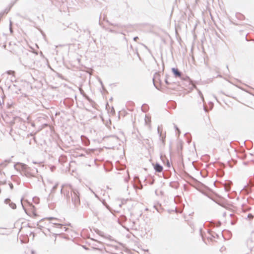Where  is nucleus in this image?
Wrapping results in <instances>:
<instances>
[{"mask_svg": "<svg viewBox=\"0 0 254 254\" xmlns=\"http://www.w3.org/2000/svg\"><path fill=\"white\" fill-rule=\"evenodd\" d=\"M137 39H138V37H135L134 38V40L135 41H136Z\"/></svg>", "mask_w": 254, "mask_h": 254, "instance_id": "f8f14e48", "label": "nucleus"}, {"mask_svg": "<svg viewBox=\"0 0 254 254\" xmlns=\"http://www.w3.org/2000/svg\"><path fill=\"white\" fill-rule=\"evenodd\" d=\"M65 189H72L71 188V186L70 185H69V186H64V187H63V189L62 190V191H64V190Z\"/></svg>", "mask_w": 254, "mask_h": 254, "instance_id": "0eeeda50", "label": "nucleus"}, {"mask_svg": "<svg viewBox=\"0 0 254 254\" xmlns=\"http://www.w3.org/2000/svg\"><path fill=\"white\" fill-rule=\"evenodd\" d=\"M6 73L8 75H12L13 76H14V75H15V71L13 70H11L7 71Z\"/></svg>", "mask_w": 254, "mask_h": 254, "instance_id": "39448f33", "label": "nucleus"}, {"mask_svg": "<svg viewBox=\"0 0 254 254\" xmlns=\"http://www.w3.org/2000/svg\"><path fill=\"white\" fill-rule=\"evenodd\" d=\"M160 136H162V143L164 144L165 142V135L162 134V131L161 130L160 132Z\"/></svg>", "mask_w": 254, "mask_h": 254, "instance_id": "20e7f679", "label": "nucleus"}, {"mask_svg": "<svg viewBox=\"0 0 254 254\" xmlns=\"http://www.w3.org/2000/svg\"><path fill=\"white\" fill-rule=\"evenodd\" d=\"M159 168H160V172H161L162 170V167L160 166Z\"/></svg>", "mask_w": 254, "mask_h": 254, "instance_id": "ddd939ff", "label": "nucleus"}, {"mask_svg": "<svg viewBox=\"0 0 254 254\" xmlns=\"http://www.w3.org/2000/svg\"><path fill=\"white\" fill-rule=\"evenodd\" d=\"M155 169L156 171H158L159 172V165L158 164H156L155 165Z\"/></svg>", "mask_w": 254, "mask_h": 254, "instance_id": "9d476101", "label": "nucleus"}, {"mask_svg": "<svg viewBox=\"0 0 254 254\" xmlns=\"http://www.w3.org/2000/svg\"><path fill=\"white\" fill-rule=\"evenodd\" d=\"M53 219V218H48V219H49V220H51V219Z\"/></svg>", "mask_w": 254, "mask_h": 254, "instance_id": "2eb2a0df", "label": "nucleus"}, {"mask_svg": "<svg viewBox=\"0 0 254 254\" xmlns=\"http://www.w3.org/2000/svg\"><path fill=\"white\" fill-rule=\"evenodd\" d=\"M5 203L9 204V203H10V200L9 199H6L5 200Z\"/></svg>", "mask_w": 254, "mask_h": 254, "instance_id": "1a4fd4ad", "label": "nucleus"}, {"mask_svg": "<svg viewBox=\"0 0 254 254\" xmlns=\"http://www.w3.org/2000/svg\"><path fill=\"white\" fill-rule=\"evenodd\" d=\"M58 235L57 234H52L50 235V237L52 239H54V242H56V238L57 237Z\"/></svg>", "mask_w": 254, "mask_h": 254, "instance_id": "423d86ee", "label": "nucleus"}, {"mask_svg": "<svg viewBox=\"0 0 254 254\" xmlns=\"http://www.w3.org/2000/svg\"><path fill=\"white\" fill-rule=\"evenodd\" d=\"M9 205L12 209H14L16 208V205L13 203L11 202L9 203Z\"/></svg>", "mask_w": 254, "mask_h": 254, "instance_id": "6e6552de", "label": "nucleus"}, {"mask_svg": "<svg viewBox=\"0 0 254 254\" xmlns=\"http://www.w3.org/2000/svg\"><path fill=\"white\" fill-rule=\"evenodd\" d=\"M73 193L74 196H72V200L73 201L75 205H78L80 203L79 193L75 190H73Z\"/></svg>", "mask_w": 254, "mask_h": 254, "instance_id": "f257e3e1", "label": "nucleus"}, {"mask_svg": "<svg viewBox=\"0 0 254 254\" xmlns=\"http://www.w3.org/2000/svg\"><path fill=\"white\" fill-rule=\"evenodd\" d=\"M57 225L58 227H60V228H62L63 226V225H62V224H57Z\"/></svg>", "mask_w": 254, "mask_h": 254, "instance_id": "9b49d317", "label": "nucleus"}, {"mask_svg": "<svg viewBox=\"0 0 254 254\" xmlns=\"http://www.w3.org/2000/svg\"><path fill=\"white\" fill-rule=\"evenodd\" d=\"M167 163L168 166L169 167L170 166V164H169V163L168 162V160H167Z\"/></svg>", "mask_w": 254, "mask_h": 254, "instance_id": "4468645a", "label": "nucleus"}, {"mask_svg": "<svg viewBox=\"0 0 254 254\" xmlns=\"http://www.w3.org/2000/svg\"><path fill=\"white\" fill-rule=\"evenodd\" d=\"M172 71L174 73V75L176 76H177V77H180L181 75V72L178 70V69L177 68H173L172 69Z\"/></svg>", "mask_w": 254, "mask_h": 254, "instance_id": "f03ea898", "label": "nucleus"}, {"mask_svg": "<svg viewBox=\"0 0 254 254\" xmlns=\"http://www.w3.org/2000/svg\"><path fill=\"white\" fill-rule=\"evenodd\" d=\"M158 74H156L154 77L153 78V83L155 85V86L157 88V77H158Z\"/></svg>", "mask_w": 254, "mask_h": 254, "instance_id": "7ed1b4c3", "label": "nucleus"}]
</instances>
